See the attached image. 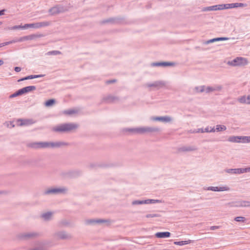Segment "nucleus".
<instances>
[{"label":"nucleus","instance_id":"32","mask_svg":"<svg viewBox=\"0 0 250 250\" xmlns=\"http://www.w3.org/2000/svg\"><path fill=\"white\" fill-rule=\"evenodd\" d=\"M172 65L170 63H167V62H164L162 63H157L156 64V65H164V66H167V65Z\"/></svg>","mask_w":250,"mask_h":250},{"label":"nucleus","instance_id":"39","mask_svg":"<svg viewBox=\"0 0 250 250\" xmlns=\"http://www.w3.org/2000/svg\"><path fill=\"white\" fill-rule=\"evenodd\" d=\"M60 52L59 51H54V52H52L51 53V54H54V55H56V54H60Z\"/></svg>","mask_w":250,"mask_h":250},{"label":"nucleus","instance_id":"9","mask_svg":"<svg viewBox=\"0 0 250 250\" xmlns=\"http://www.w3.org/2000/svg\"><path fill=\"white\" fill-rule=\"evenodd\" d=\"M35 86H28L20 89L21 95L28 93L29 92L35 90L36 89Z\"/></svg>","mask_w":250,"mask_h":250},{"label":"nucleus","instance_id":"24","mask_svg":"<svg viewBox=\"0 0 250 250\" xmlns=\"http://www.w3.org/2000/svg\"><path fill=\"white\" fill-rule=\"evenodd\" d=\"M242 139V143H250V136H243Z\"/></svg>","mask_w":250,"mask_h":250},{"label":"nucleus","instance_id":"29","mask_svg":"<svg viewBox=\"0 0 250 250\" xmlns=\"http://www.w3.org/2000/svg\"><path fill=\"white\" fill-rule=\"evenodd\" d=\"M214 132L215 131V129L214 128H211L210 127L209 128L208 127H207L205 129V130L203 131L202 130V132Z\"/></svg>","mask_w":250,"mask_h":250},{"label":"nucleus","instance_id":"34","mask_svg":"<svg viewBox=\"0 0 250 250\" xmlns=\"http://www.w3.org/2000/svg\"><path fill=\"white\" fill-rule=\"evenodd\" d=\"M15 70L16 72H19L21 71V68L20 67H15Z\"/></svg>","mask_w":250,"mask_h":250},{"label":"nucleus","instance_id":"14","mask_svg":"<svg viewBox=\"0 0 250 250\" xmlns=\"http://www.w3.org/2000/svg\"><path fill=\"white\" fill-rule=\"evenodd\" d=\"M49 12L52 15H55L62 12V9L59 6H55L50 9Z\"/></svg>","mask_w":250,"mask_h":250},{"label":"nucleus","instance_id":"17","mask_svg":"<svg viewBox=\"0 0 250 250\" xmlns=\"http://www.w3.org/2000/svg\"><path fill=\"white\" fill-rule=\"evenodd\" d=\"M35 37H36V36L34 35H29V36H24V37H22L20 38L18 40V42H23V41H27V40H33Z\"/></svg>","mask_w":250,"mask_h":250},{"label":"nucleus","instance_id":"18","mask_svg":"<svg viewBox=\"0 0 250 250\" xmlns=\"http://www.w3.org/2000/svg\"><path fill=\"white\" fill-rule=\"evenodd\" d=\"M42 77L41 75H30V76H27V77H26L25 78L19 79L18 81V82H20L21 81H24V80H29V79H34V78H39V77Z\"/></svg>","mask_w":250,"mask_h":250},{"label":"nucleus","instance_id":"4","mask_svg":"<svg viewBox=\"0 0 250 250\" xmlns=\"http://www.w3.org/2000/svg\"><path fill=\"white\" fill-rule=\"evenodd\" d=\"M239 7V3L221 4L210 6L208 8L209 10H222L224 9L233 8Z\"/></svg>","mask_w":250,"mask_h":250},{"label":"nucleus","instance_id":"36","mask_svg":"<svg viewBox=\"0 0 250 250\" xmlns=\"http://www.w3.org/2000/svg\"><path fill=\"white\" fill-rule=\"evenodd\" d=\"M219 228V227L218 226H212L210 228V229L211 230H214V229H217Z\"/></svg>","mask_w":250,"mask_h":250},{"label":"nucleus","instance_id":"22","mask_svg":"<svg viewBox=\"0 0 250 250\" xmlns=\"http://www.w3.org/2000/svg\"><path fill=\"white\" fill-rule=\"evenodd\" d=\"M226 129V127L224 125H216V129H215V131H224Z\"/></svg>","mask_w":250,"mask_h":250},{"label":"nucleus","instance_id":"6","mask_svg":"<svg viewBox=\"0 0 250 250\" xmlns=\"http://www.w3.org/2000/svg\"><path fill=\"white\" fill-rule=\"evenodd\" d=\"M229 188L227 186H223L220 187H209L208 188V190H212L214 191H227L229 190Z\"/></svg>","mask_w":250,"mask_h":250},{"label":"nucleus","instance_id":"12","mask_svg":"<svg viewBox=\"0 0 250 250\" xmlns=\"http://www.w3.org/2000/svg\"><path fill=\"white\" fill-rule=\"evenodd\" d=\"M131 131L136 132V133H144L147 131H150V129L148 128H144V127H141V128H135V129H132L130 130Z\"/></svg>","mask_w":250,"mask_h":250},{"label":"nucleus","instance_id":"25","mask_svg":"<svg viewBox=\"0 0 250 250\" xmlns=\"http://www.w3.org/2000/svg\"><path fill=\"white\" fill-rule=\"evenodd\" d=\"M52 214L51 212H48L46 213H44L42 215V217L44 219L47 220L50 218Z\"/></svg>","mask_w":250,"mask_h":250},{"label":"nucleus","instance_id":"21","mask_svg":"<svg viewBox=\"0 0 250 250\" xmlns=\"http://www.w3.org/2000/svg\"><path fill=\"white\" fill-rule=\"evenodd\" d=\"M237 207H247L250 206V202L248 201H242L240 203V204L236 206Z\"/></svg>","mask_w":250,"mask_h":250},{"label":"nucleus","instance_id":"30","mask_svg":"<svg viewBox=\"0 0 250 250\" xmlns=\"http://www.w3.org/2000/svg\"><path fill=\"white\" fill-rule=\"evenodd\" d=\"M194 148H192L191 147H183L181 148V150L182 151H191L194 150Z\"/></svg>","mask_w":250,"mask_h":250},{"label":"nucleus","instance_id":"37","mask_svg":"<svg viewBox=\"0 0 250 250\" xmlns=\"http://www.w3.org/2000/svg\"><path fill=\"white\" fill-rule=\"evenodd\" d=\"M247 5L242 3H239V7L246 6Z\"/></svg>","mask_w":250,"mask_h":250},{"label":"nucleus","instance_id":"19","mask_svg":"<svg viewBox=\"0 0 250 250\" xmlns=\"http://www.w3.org/2000/svg\"><path fill=\"white\" fill-rule=\"evenodd\" d=\"M191 242V240H187V241H179V242H174V244L175 245H179V246H182V245H187V244H189Z\"/></svg>","mask_w":250,"mask_h":250},{"label":"nucleus","instance_id":"28","mask_svg":"<svg viewBox=\"0 0 250 250\" xmlns=\"http://www.w3.org/2000/svg\"><path fill=\"white\" fill-rule=\"evenodd\" d=\"M22 27V26H21V25H16V26H14L13 27L9 28V29H10V30H18V29H23V28Z\"/></svg>","mask_w":250,"mask_h":250},{"label":"nucleus","instance_id":"41","mask_svg":"<svg viewBox=\"0 0 250 250\" xmlns=\"http://www.w3.org/2000/svg\"><path fill=\"white\" fill-rule=\"evenodd\" d=\"M3 64V62L2 60H0V65H1L2 64Z\"/></svg>","mask_w":250,"mask_h":250},{"label":"nucleus","instance_id":"7","mask_svg":"<svg viewBox=\"0 0 250 250\" xmlns=\"http://www.w3.org/2000/svg\"><path fill=\"white\" fill-rule=\"evenodd\" d=\"M18 125L20 126L22 125H28L34 123V122L31 120H21L19 119L17 121Z\"/></svg>","mask_w":250,"mask_h":250},{"label":"nucleus","instance_id":"1","mask_svg":"<svg viewBox=\"0 0 250 250\" xmlns=\"http://www.w3.org/2000/svg\"><path fill=\"white\" fill-rule=\"evenodd\" d=\"M78 126L74 124H64L54 127L53 130L56 132H68L76 129Z\"/></svg>","mask_w":250,"mask_h":250},{"label":"nucleus","instance_id":"5","mask_svg":"<svg viewBox=\"0 0 250 250\" xmlns=\"http://www.w3.org/2000/svg\"><path fill=\"white\" fill-rule=\"evenodd\" d=\"M50 24V23L47 21L37 22L33 23H27L22 26L23 29H26L27 28H34L38 29L42 27L48 26Z\"/></svg>","mask_w":250,"mask_h":250},{"label":"nucleus","instance_id":"20","mask_svg":"<svg viewBox=\"0 0 250 250\" xmlns=\"http://www.w3.org/2000/svg\"><path fill=\"white\" fill-rule=\"evenodd\" d=\"M156 121H161L165 122H170L171 121L170 118L168 117H157L154 119Z\"/></svg>","mask_w":250,"mask_h":250},{"label":"nucleus","instance_id":"8","mask_svg":"<svg viewBox=\"0 0 250 250\" xmlns=\"http://www.w3.org/2000/svg\"><path fill=\"white\" fill-rule=\"evenodd\" d=\"M170 233L168 231L166 232H159L155 233V236L159 238H168L170 236Z\"/></svg>","mask_w":250,"mask_h":250},{"label":"nucleus","instance_id":"10","mask_svg":"<svg viewBox=\"0 0 250 250\" xmlns=\"http://www.w3.org/2000/svg\"><path fill=\"white\" fill-rule=\"evenodd\" d=\"M158 200H147L145 201H133L132 204L133 205H137V204H149V203H154L155 202H158Z\"/></svg>","mask_w":250,"mask_h":250},{"label":"nucleus","instance_id":"23","mask_svg":"<svg viewBox=\"0 0 250 250\" xmlns=\"http://www.w3.org/2000/svg\"><path fill=\"white\" fill-rule=\"evenodd\" d=\"M55 103V101L54 99H50L48 101H47L45 103V105L46 106H50L53 105Z\"/></svg>","mask_w":250,"mask_h":250},{"label":"nucleus","instance_id":"35","mask_svg":"<svg viewBox=\"0 0 250 250\" xmlns=\"http://www.w3.org/2000/svg\"><path fill=\"white\" fill-rule=\"evenodd\" d=\"M224 40V38H217V39H213L211 42H213L214 41H221V40Z\"/></svg>","mask_w":250,"mask_h":250},{"label":"nucleus","instance_id":"26","mask_svg":"<svg viewBox=\"0 0 250 250\" xmlns=\"http://www.w3.org/2000/svg\"><path fill=\"white\" fill-rule=\"evenodd\" d=\"M234 220L237 221V222H244L246 220V219L245 217H242V216H239V217H236L235 218Z\"/></svg>","mask_w":250,"mask_h":250},{"label":"nucleus","instance_id":"40","mask_svg":"<svg viewBox=\"0 0 250 250\" xmlns=\"http://www.w3.org/2000/svg\"><path fill=\"white\" fill-rule=\"evenodd\" d=\"M4 10H1L0 11V15H2L4 14Z\"/></svg>","mask_w":250,"mask_h":250},{"label":"nucleus","instance_id":"27","mask_svg":"<svg viewBox=\"0 0 250 250\" xmlns=\"http://www.w3.org/2000/svg\"><path fill=\"white\" fill-rule=\"evenodd\" d=\"M21 95V90H20V89H19L18 91H17L15 93L11 95L10 96V98H14V97H17L18 96Z\"/></svg>","mask_w":250,"mask_h":250},{"label":"nucleus","instance_id":"38","mask_svg":"<svg viewBox=\"0 0 250 250\" xmlns=\"http://www.w3.org/2000/svg\"><path fill=\"white\" fill-rule=\"evenodd\" d=\"M116 82V80H112V81H107L106 82V83H114Z\"/></svg>","mask_w":250,"mask_h":250},{"label":"nucleus","instance_id":"13","mask_svg":"<svg viewBox=\"0 0 250 250\" xmlns=\"http://www.w3.org/2000/svg\"><path fill=\"white\" fill-rule=\"evenodd\" d=\"M232 170L233 171V173H234L240 174L250 171V167L245 168H236L232 169Z\"/></svg>","mask_w":250,"mask_h":250},{"label":"nucleus","instance_id":"3","mask_svg":"<svg viewBox=\"0 0 250 250\" xmlns=\"http://www.w3.org/2000/svg\"><path fill=\"white\" fill-rule=\"evenodd\" d=\"M249 63L248 59L241 57H238L232 60L229 61L228 64L233 66H244L247 65Z\"/></svg>","mask_w":250,"mask_h":250},{"label":"nucleus","instance_id":"33","mask_svg":"<svg viewBox=\"0 0 250 250\" xmlns=\"http://www.w3.org/2000/svg\"><path fill=\"white\" fill-rule=\"evenodd\" d=\"M158 215L156 214H147L146 215V217L149 218V217H158Z\"/></svg>","mask_w":250,"mask_h":250},{"label":"nucleus","instance_id":"43","mask_svg":"<svg viewBox=\"0 0 250 250\" xmlns=\"http://www.w3.org/2000/svg\"><path fill=\"white\" fill-rule=\"evenodd\" d=\"M1 23H2V22L0 21V25H1Z\"/></svg>","mask_w":250,"mask_h":250},{"label":"nucleus","instance_id":"16","mask_svg":"<svg viewBox=\"0 0 250 250\" xmlns=\"http://www.w3.org/2000/svg\"><path fill=\"white\" fill-rule=\"evenodd\" d=\"M243 137L232 136L229 138V141L232 142L242 143Z\"/></svg>","mask_w":250,"mask_h":250},{"label":"nucleus","instance_id":"42","mask_svg":"<svg viewBox=\"0 0 250 250\" xmlns=\"http://www.w3.org/2000/svg\"><path fill=\"white\" fill-rule=\"evenodd\" d=\"M208 91H211V90H210V88H208ZM211 90H212L211 89Z\"/></svg>","mask_w":250,"mask_h":250},{"label":"nucleus","instance_id":"31","mask_svg":"<svg viewBox=\"0 0 250 250\" xmlns=\"http://www.w3.org/2000/svg\"><path fill=\"white\" fill-rule=\"evenodd\" d=\"M75 112L73 110H65L63 112V113L67 115H71L74 113Z\"/></svg>","mask_w":250,"mask_h":250},{"label":"nucleus","instance_id":"15","mask_svg":"<svg viewBox=\"0 0 250 250\" xmlns=\"http://www.w3.org/2000/svg\"><path fill=\"white\" fill-rule=\"evenodd\" d=\"M65 189L63 188H53L51 189L47 190L45 191L46 194L49 193H56L59 192H62L64 191Z\"/></svg>","mask_w":250,"mask_h":250},{"label":"nucleus","instance_id":"2","mask_svg":"<svg viewBox=\"0 0 250 250\" xmlns=\"http://www.w3.org/2000/svg\"><path fill=\"white\" fill-rule=\"evenodd\" d=\"M61 143H34L30 145V146L34 148H45V147H58L62 145Z\"/></svg>","mask_w":250,"mask_h":250},{"label":"nucleus","instance_id":"11","mask_svg":"<svg viewBox=\"0 0 250 250\" xmlns=\"http://www.w3.org/2000/svg\"><path fill=\"white\" fill-rule=\"evenodd\" d=\"M238 101L242 104H250V95L248 96H243L238 99Z\"/></svg>","mask_w":250,"mask_h":250}]
</instances>
